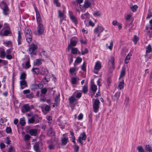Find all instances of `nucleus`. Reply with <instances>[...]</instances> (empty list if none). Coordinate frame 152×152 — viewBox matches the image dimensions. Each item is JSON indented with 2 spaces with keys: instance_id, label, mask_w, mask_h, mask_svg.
I'll return each instance as SVG.
<instances>
[{
  "instance_id": "obj_1",
  "label": "nucleus",
  "mask_w": 152,
  "mask_h": 152,
  "mask_svg": "<svg viewBox=\"0 0 152 152\" xmlns=\"http://www.w3.org/2000/svg\"><path fill=\"white\" fill-rule=\"evenodd\" d=\"M34 9L36 13L37 22L38 25L37 30L38 35H40L43 34L45 29L43 24L41 23L42 18L40 13L37 10V8L36 7H34Z\"/></svg>"
},
{
  "instance_id": "obj_2",
  "label": "nucleus",
  "mask_w": 152,
  "mask_h": 152,
  "mask_svg": "<svg viewBox=\"0 0 152 152\" xmlns=\"http://www.w3.org/2000/svg\"><path fill=\"white\" fill-rule=\"evenodd\" d=\"M24 33L27 42L29 43H30L32 41V38L31 31L28 28H26Z\"/></svg>"
},
{
  "instance_id": "obj_3",
  "label": "nucleus",
  "mask_w": 152,
  "mask_h": 152,
  "mask_svg": "<svg viewBox=\"0 0 152 152\" xmlns=\"http://www.w3.org/2000/svg\"><path fill=\"white\" fill-rule=\"evenodd\" d=\"M77 42V37H72L70 40V44H68L67 50L69 51L71 49V48L75 46Z\"/></svg>"
},
{
  "instance_id": "obj_4",
  "label": "nucleus",
  "mask_w": 152,
  "mask_h": 152,
  "mask_svg": "<svg viewBox=\"0 0 152 152\" xmlns=\"http://www.w3.org/2000/svg\"><path fill=\"white\" fill-rule=\"evenodd\" d=\"M100 103V102L98 99H96L95 100L93 105V110L94 113H96L98 111Z\"/></svg>"
},
{
  "instance_id": "obj_5",
  "label": "nucleus",
  "mask_w": 152,
  "mask_h": 152,
  "mask_svg": "<svg viewBox=\"0 0 152 152\" xmlns=\"http://www.w3.org/2000/svg\"><path fill=\"white\" fill-rule=\"evenodd\" d=\"M40 75H48V70L46 69V67H41L40 69Z\"/></svg>"
},
{
  "instance_id": "obj_6",
  "label": "nucleus",
  "mask_w": 152,
  "mask_h": 152,
  "mask_svg": "<svg viewBox=\"0 0 152 152\" xmlns=\"http://www.w3.org/2000/svg\"><path fill=\"white\" fill-rule=\"evenodd\" d=\"M28 105L29 104H25L23 105L21 109L22 113H24L25 112H28L30 111L31 108L28 106Z\"/></svg>"
},
{
  "instance_id": "obj_7",
  "label": "nucleus",
  "mask_w": 152,
  "mask_h": 152,
  "mask_svg": "<svg viewBox=\"0 0 152 152\" xmlns=\"http://www.w3.org/2000/svg\"><path fill=\"white\" fill-rule=\"evenodd\" d=\"M22 34V33L20 32V31H18L17 41L18 45L22 44V42L23 41L21 35Z\"/></svg>"
},
{
  "instance_id": "obj_8",
  "label": "nucleus",
  "mask_w": 152,
  "mask_h": 152,
  "mask_svg": "<svg viewBox=\"0 0 152 152\" xmlns=\"http://www.w3.org/2000/svg\"><path fill=\"white\" fill-rule=\"evenodd\" d=\"M30 46L31 49V53H29L31 54L33 53V52L38 48V47L37 45H35L33 43H31Z\"/></svg>"
},
{
  "instance_id": "obj_9",
  "label": "nucleus",
  "mask_w": 152,
  "mask_h": 152,
  "mask_svg": "<svg viewBox=\"0 0 152 152\" xmlns=\"http://www.w3.org/2000/svg\"><path fill=\"white\" fill-rule=\"evenodd\" d=\"M20 89H23L25 87H27L26 82L25 80L20 81Z\"/></svg>"
},
{
  "instance_id": "obj_10",
  "label": "nucleus",
  "mask_w": 152,
  "mask_h": 152,
  "mask_svg": "<svg viewBox=\"0 0 152 152\" xmlns=\"http://www.w3.org/2000/svg\"><path fill=\"white\" fill-rule=\"evenodd\" d=\"M33 148L36 152H41L39 145V142H36L34 145Z\"/></svg>"
},
{
  "instance_id": "obj_11",
  "label": "nucleus",
  "mask_w": 152,
  "mask_h": 152,
  "mask_svg": "<svg viewBox=\"0 0 152 152\" xmlns=\"http://www.w3.org/2000/svg\"><path fill=\"white\" fill-rule=\"evenodd\" d=\"M120 95V91H118L116 92L114 95V98H113L114 101L116 100L117 102L118 100Z\"/></svg>"
},
{
  "instance_id": "obj_12",
  "label": "nucleus",
  "mask_w": 152,
  "mask_h": 152,
  "mask_svg": "<svg viewBox=\"0 0 152 152\" xmlns=\"http://www.w3.org/2000/svg\"><path fill=\"white\" fill-rule=\"evenodd\" d=\"M86 136L85 132H83L80 134V136L79 137L78 139H80L83 140H86Z\"/></svg>"
},
{
  "instance_id": "obj_13",
  "label": "nucleus",
  "mask_w": 152,
  "mask_h": 152,
  "mask_svg": "<svg viewBox=\"0 0 152 152\" xmlns=\"http://www.w3.org/2000/svg\"><path fill=\"white\" fill-rule=\"evenodd\" d=\"M37 130L36 129H31L29 130V133L31 136H36L37 135Z\"/></svg>"
},
{
  "instance_id": "obj_14",
  "label": "nucleus",
  "mask_w": 152,
  "mask_h": 152,
  "mask_svg": "<svg viewBox=\"0 0 152 152\" xmlns=\"http://www.w3.org/2000/svg\"><path fill=\"white\" fill-rule=\"evenodd\" d=\"M126 74V71L125 68L124 66H123L122 67V70L121 72V73L120 75L119 79L123 77Z\"/></svg>"
},
{
  "instance_id": "obj_15",
  "label": "nucleus",
  "mask_w": 152,
  "mask_h": 152,
  "mask_svg": "<svg viewBox=\"0 0 152 152\" xmlns=\"http://www.w3.org/2000/svg\"><path fill=\"white\" fill-rule=\"evenodd\" d=\"M101 64L99 61H97L96 63L94 69L98 70L101 69Z\"/></svg>"
},
{
  "instance_id": "obj_16",
  "label": "nucleus",
  "mask_w": 152,
  "mask_h": 152,
  "mask_svg": "<svg viewBox=\"0 0 152 152\" xmlns=\"http://www.w3.org/2000/svg\"><path fill=\"white\" fill-rule=\"evenodd\" d=\"M2 10L4 14L5 15H7V12L9 11V9L7 4L5 5H4V6Z\"/></svg>"
},
{
  "instance_id": "obj_17",
  "label": "nucleus",
  "mask_w": 152,
  "mask_h": 152,
  "mask_svg": "<svg viewBox=\"0 0 152 152\" xmlns=\"http://www.w3.org/2000/svg\"><path fill=\"white\" fill-rule=\"evenodd\" d=\"M145 151L149 152H152V148L149 145H145Z\"/></svg>"
},
{
  "instance_id": "obj_18",
  "label": "nucleus",
  "mask_w": 152,
  "mask_h": 152,
  "mask_svg": "<svg viewBox=\"0 0 152 152\" xmlns=\"http://www.w3.org/2000/svg\"><path fill=\"white\" fill-rule=\"evenodd\" d=\"M97 89V86L95 84H91L90 86V90L92 92H96Z\"/></svg>"
},
{
  "instance_id": "obj_19",
  "label": "nucleus",
  "mask_w": 152,
  "mask_h": 152,
  "mask_svg": "<svg viewBox=\"0 0 152 152\" xmlns=\"http://www.w3.org/2000/svg\"><path fill=\"white\" fill-rule=\"evenodd\" d=\"M31 71L36 75L40 74V70L39 68H33L31 69Z\"/></svg>"
},
{
  "instance_id": "obj_20",
  "label": "nucleus",
  "mask_w": 152,
  "mask_h": 152,
  "mask_svg": "<svg viewBox=\"0 0 152 152\" xmlns=\"http://www.w3.org/2000/svg\"><path fill=\"white\" fill-rule=\"evenodd\" d=\"M69 141V140L67 137H64L62 138L61 139L62 144L64 145H66Z\"/></svg>"
},
{
  "instance_id": "obj_21",
  "label": "nucleus",
  "mask_w": 152,
  "mask_h": 152,
  "mask_svg": "<svg viewBox=\"0 0 152 152\" xmlns=\"http://www.w3.org/2000/svg\"><path fill=\"white\" fill-rule=\"evenodd\" d=\"M60 94L59 93V94L56 96L55 99V102L56 103V106H58V103L60 101Z\"/></svg>"
},
{
  "instance_id": "obj_22",
  "label": "nucleus",
  "mask_w": 152,
  "mask_h": 152,
  "mask_svg": "<svg viewBox=\"0 0 152 152\" xmlns=\"http://www.w3.org/2000/svg\"><path fill=\"white\" fill-rule=\"evenodd\" d=\"M12 34V32L11 30H6L4 31V33L2 35L3 36H8L9 34Z\"/></svg>"
},
{
  "instance_id": "obj_23",
  "label": "nucleus",
  "mask_w": 152,
  "mask_h": 152,
  "mask_svg": "<svg viewBox=\"0 0 152 152\" xmlns=\"http://www.w3.org/2000/svg\"><path fill=\"white\" fill-rule=\"evenodd\" d=\"M124 79H122L121 82H120L118 86V88L120 90H121L122 88H124Z\"/></svg>"
},
{
  "instance_id": "obj_24",
  "label": "nucleus",
  "mask_w": 152,
  "mask_h": 152,
  "mask_svg": "<svg viewBox=\"0 0 152 152\" xmlns=\"http://www.w3.org/2000/svg\"><path fill=\"white\" fill-rule=\"evenodd\" d=\"M70 18L72 20V21L75 24L77 23V18L74 16H71L70 17Z\"/></svg>"
},
{
  "instance_id": "obj_25",
  "label": "nucleus",
  "mask_w": 152,
  "mask_h": 152,
  "mask_svg": "<svg viewBox=\"0 0 152 152\" xmlns=\"http://www.w3.org/2000/svg\"><path fill=\"white\" fill-rule=\"evenodd\" d=\"M26 78V74L23 72L20 75V79L22 80H25Z\"/></svg>"
},
{
  "instance_id": "obj_26",
  "label": "nucleus",
  "mask_w": 152,
  "mask_h": 152,
  "mask_svg": "<svg viewBox=\"0 0 152 152\" xmlns=\"http://www.w3.org/2000/svg\"><path fill=\"white\" fill-rule=\"evenodd\" d=\"M69 103L72 104L76 100L75 97L73 96H71L69 99Z\"/></svg>"
},
{
  "instance_id": "obj_27",
  "label": "nucleus",
  "mask_w": 152,
  "mask_h": 152,
  "mask_svg": "<svg viewBox=\"0 0 152 152\" xmlns=\"http://www.w3.org/2000/svg\"><path fill=\"white\" fill-rule=\"evenodd\" d=\"M31 66L30 64V59L27 58V61L25 63V68L26 69H28Z\"/></svg>"
},
{
  "instance_id": "obj_28",
  "label": "nucleus",
  "mask_w": 152,
  "mask_h": 152,
  "mask_svg": "<svg viewBox=\"0 0 152 152\" xmlns=\"http://www.w3.org/2000/svg\"><path fill=\"white\" fill-rule=\"evenodd\" d=\"M24 119V118H20V120L19 123L22 126H24L26 124L25 121Z\"/></svg>"
},
{
  "instance_id": "obj_29",
  "label": "nucleus",
  "mask_w": 152,
  "mask_h": 152,
  "mask_svg": "<svg viewBox=\"0 0 152 152\" xmlns=\"http://www.w3.org/2000/svg\"><path fill=\"white\" fill-rule=\"evenodd\" d=\"M139 39V37L136 35H134L132 39L135 44H136Z\"/></svg>"
},
{
  "instance_id": "obj_30",
  "label": "nucleus",
  "mask_w": 152,
  "mask_h": 152,
  "mask_svg": "<svg viewBox=\"0 0 152 152\" xmlns=\"http://www.w3.org/2000/svg\"><path fill=\"white\" fill-rule=\"evenodd\" d=\"M0 57L2 58H5V52L4 51V49H3L2 50H1V51H0Z\"/></svg>"
},
{
  "instance_id": "obj_31",
  "label": "nucleus",
  "mask_w": 152,
  "mask_h": 152,
  "mask_svg": "<svg viewBox=\"0 0 152 152\" xmlns=\"http://www.w3.org/2000/svg\"><path fill=\"white\" fill-rule=\"evenodd\" d=\"M88 91V86H87L84 85L82 89V91L83 93L85 94H86Z\"/></svg>"
},
{
  "instance_id": "obj_32",
  "label": "nucleus",
  "mask_w": 152,
  "mask_h": 152,
  "mask_svg": "<svg viewBox=\"0 0 152 152\" xmlns=\"http://www.w3.org/2000/svg\"><path fill=\"white\" fill-rule=\"evenodd\" d=\"M91 4V3L89 1L85 0L84 7L85 8H87L89 7Z\"/></svg>"
},
{
  "instance_id": "obj_33",
  "label": "nucleus",
  "mask_w": 152,
  "mask_h": 152,
  "mask_svg": "<svg viewBox=\"0 0 152 152\" xmlns=\"http://www.w3.org/2000/svg\"><path fill=\"white\" fill-rule=\"evenodd\" d=\"M71 53L74 54H75L77 53V51L78 50L77 48H71Z\"/></svg>"
},
{
  "instance_id": "obj_34",
  "label": "nucleus",
  "mask_w": 152,
  "mask_h": 152,
  "mask_svg": "<svg viewBox=\"0 0 152 152\" xmlns=\"http://www.w3.org/2000/svg\"><path fill=\"white\" fill-rule=\"evenodd\" d=\"M138 152H145V150L143 148V147L141 145L138 146L137 148Z\"/></svg>"
},
{
  "instance_id": "obj_35",
  "label": "nucleus",
  "mask_w": 152,
  "mask_h": 152,
  "mask_svg": "<svg viewBox=\"0 0 152 152\" xmlns=\"http://www.w3.org/2000/svg\"><path fill=\"white\" fill-rule=\"evenodd\" d=\"M30 88L31 90L33 91H34L36 89H37L36 83H34L31 85L30 86Z\"/></svg>"
},
{
  "instance_id": "obj_36",
  "label": "nucleus",
  "mask_w": 152,
  "mask_h": 152,
  "mask_svg": "<svg viewBox=\"0 0 152 152\" xmlns=\"http://www.w3.org/2000/svg\"><path fill=\"white\" fill-rule=\"evenodd\" d=\"M152 48L150 45L149 44L146 48V53H150L152 51Z\"/></svg>"
},
{
  "instance_id": "obj_37",
  "label": "nucleus",
  "mask_w": 152,
  "mask_h": 152,
  "mask_svg": "<svg viewBox=\"0 0 152 152\" xmlns=\"http://www.w3.org/2000/svg\"><path fill=\"white\" fill-rule=\"evenodd\" d=\"M37 116V117H38V115H35V116H33L30 119L28 120V122L29 123L32 124L35 121V119L34 118V117Z\"/></svg>"
},
{
  "instance_id": "obj_38",
  "label": "nucleus",
  "mask_w": 152,
  "mask_h": 152,
  "mask_svg": "<svg viewBox=\"0 0 152 152\" xmlns=\"http://www.w3.org/2000/svg\"><path fill=\"white\" fill-rule=\"evenodd\" d=\"M138 8V6L137 5H134V6L131 7V10L133 12H135Z\"/></svg>"
},
{
  "instance_id": "obj_39",
  "label": "nucleus",
  "mask_w": 152,
  "mask_h": 152,
  "mask_svg": "<svg viewBox=\"0 0 152 152\" xmlns=\"http://www.w3.org/2000/svg\"><path fill=\"white\" fill-rule=\"evenodd\" d=\"M73 148L74 149V151L75 152H78L79 147L78 145L76 144L74 145L73 146Z\"/></svg>"
},
{
  "instance_id": "obj_40",
  "label": "nucleus",
  "mask_w": 152,
  "mask_h": 152,
  "mask_svg": "<svg viewBox=\"0 0 152 152\" xmlns=\"http://www.w3.org/2000/svg\"><path fill=\"white\" fill-rule=\"evenodd\" d=\"M47 76L46 75L45 77L42 79V81H43V83L45 84H46L50 80V78H46Z\"/></svg>"
},
{
  "instance_id": "obj_41",
  "label": "nucleus",
  "mask_w": 152,
  "mask_h": 152,
  "mask_svg": "<svg viewBox=\"0 0 152 152\" xmlns=\"http://www.w3.org/2000/svg\"><path fill=\"white\" fill-rule=\"evenodd\" d=\"M82 58H81L77 57L75 61V63L76 64L80 63L82 62Z\"/></svg>"
},
{
  "instance_id": "obj_42",
  "label": "nucleus",
  "mask_w": 152,
  "mask_h": 152,
  "mask_svg": "<svg viewBox=\"0 0 152 152\" xmlns=\"http://www.w3.org/2000/svg\"><path fill=\"white\" fill-rule=\"evenodd\" d=\"M77 79L76 77H73L71 79V83L72 84H77Z\"/></svg>"
},
{
  "instance_id": "obj_43",
  "label": "nucleus",
  "mask_w": 152,
  "mask_h": 152,
  "mask_svg": "<svg viewBox=\"0 0 152 152\" xmlns=\"http://www.w3.org/2000/svg\"><path fill=\"white\" fill-rule=\"evenodd\" d=\"M41 94H45L47 92V89L46 88H41Z\"/></svg>"
},
{
  "instance_id": "obj_44",
  "label": "nucleus",
  "mask_w": 152,
  "mask_h": 152,
  "mask_svg": "<svg viewBox=\"0 0 152 152\" xmlns=\"http://www.w3.org/2000/svg\"><path fill=\"white\" fill-rule=\"evenodd\" d=\"M6 143L7 145L12 144V143H10V142H11V141L10 140V138L9 136H7L6 137Z\"/></svg>"
},
{
  "instance_id": "obj_45",
  "label": "nucleus",
  "mask_w": 152,
  "mask_h": 152,
  "mask_svg": "<svg viewBox=\"0 0 152 152\" xmlns=\"http://www.w3.org/2000/svg\"><path fill=\"white\" fill-rule=\"evenodd\" d=\"M81 69L84 72L86 71V65L85 62H84L83 63L82 66L81 68Z\"/></svg>"
},
{
  "instance_id": "obj_46",
  "label": "nucleus",
  "mask_w": 152,
  "mask_h": 152,
  "mask_svg": "<svg viewBox=\"0 0 152 152\" xmlns=\"http://www.w3.org/2000/svg\"><path fill=\"white\" fill-rule=\"evenodd\" d=\"M53 3L56 4L57 7H59L61 6V4L58 2V0H54Z\"/></svg>"
},
{
  "instance_id": "obj_47",
  "label": "nucleus",
  "mask_w": 152,
  "mask_h": 152,
  "mask_svg": "<svg viewBox=\"0 0 152 152\" xmlns=\"http://www.w3.org/2000/svg\"><path fill=\"white\" fill-rule=\"evenodd\" d=\"M12 91L13 94H14V75H13V76H12ZM13 95L14 96V94H13Z\"/></svg>"
},
{
  "instance_id": "obj_48",
  "label": "nucleus",
  "mask_w": 152,
  "mask_h": 152,
  "mask_svg": "<svg viewBox=\"0 0 152 152\" xmlns=\"http://www.w3.org/2000/svg\"><path fill=\"white\" fill-rule=\"evenodd\" d=\"M147 53H146L145 54V57L149 59H151L152 58V53L148 54H147Z\"/></svg>"
},
{
  "instance_id": "obj_49",
  "label": "nucleus",
  "mask_w": 152,
  "mask_h": 152,
  "mask_svg": "<svg viewBox=\"0 0 152 152\" xmlns=\"http://www.w3.org/2000/svg\"><path fill=\"white\" fill-rule=\"evenodd\" d=\"M35 60L36 62L35 63L36 64H35V65L39 66L42 64V62L39 59H36Z\"/></svg>"
},
{
  "instance_id": "obj_50",
  "label": "nucleus",
  "mask_w": 152,
  "mask_h": 152,
  "mask_svg": "<svg viewBox=\"0 0 152 152\" xmlns=\"http://www.w3.org/2000/svg\"><path fill=\"white\" fill-rule=\"evenodd\" d=\"M26 97L29 99H32V98H34L33 94L32 93H30L29 94H26Z\"/></svg>"
},
{
  "instance_id": "obj_51",
  "label": "nucleus",
  "mask_w": 152,
  "mask_h": 152,
  "mask_svg": "<svg viewBox=\"0 0 152 152\" xmlns=\"http://www.w3.org/2000/svg\"><path fill=\"white\" fill-rule=\"evenodd\" d=\"M36 85L37 89L42 88H43L44 86L43 85L42 83L39 84H36Z\"/></svg>"
},
{
  "instance_id": "obj_52",
  "label": "nucleus",
  "mask_w": 152,
  "mask_h": 152,
  "mask_svg": "<svg viewBox=\"0 0 152 152\" xmlns=\"http://www.w3.org/2000/svg\"><path fill=\"white\" fill-rule=\"evenodd\" d=\"M6 132L8 133H10L12 132V129L10 127H7L6 129Z\"/></svg>"
},
{
  "instance_id": "obj_53",
  "label": "nucleus",
  "mask_w": 152,
  "mask_h": 152,
  "mask_svg": "<svg viewBox=\"0 0 152 152\" xmlns=\"http://www.w3.org/2000/svg\"><path fill=\"white\" fill-rule=\"evenodd\" d=\"M81 55H84L86 54L88 52V50L87 48H85V50L84 51H83L81 50Z\"/></svg>"
},
{
  "instance_id": "obj_54",
  "label": "nucleus",
  "mask_w": 152,
  "mask_h": 152,
  "mask_svg": "<svg viewBox=\"0 0 152 152\" xmlns=\"http://www.w3.org/2000/svg\"><path fill=\"white\" fill-rule=\"evenodd\" d=\"M93 15L94 16H97L98 17H99L101 15V13L99 11H97L94 12Z\"/></svg>"
},
{
  "instance_id": "obj_55",
  "label": "nucleus",
  "mask_w": 152,
  "mask_h": 152,
  "mask_svg": "<svg viewBox=\"0 0 152 152\" xmlns=\"http://www.w3.org/2000/svg\"><path fill=\"white\" fill-rule=\"evenodd\" d=\"M50 106L47 105L45 107V110L46 112H48L50 110Z\"/></svg>"
},
{
  "instance_id": "obj_56",
  "label": "nucleus",
  "mask_w": 152,
  "mask_h": 152,
  "mask_svg": "<svg viewBox=\"0 0 152 152\" xmlns=\"http://www.w3.org/2000/svg\"><path fill=\"white\" fill-rule=\"evenodd\" d=\"M76 71V69L74 67H71L69 69V72L72 74Z\"/></svg>"
},
{
  "instance_id": "obj_57",
  "label": "nucleus",
  "mask_w": 152,
  "mask_h": 152,
  "mask_svg": "<svg viewBox=\"0 0 152 152\" xmlns=\"http://www.w3.org/2000/svg\"><path fill=\"white\" fill-rule=\"evenodd\" d=\"M68 60H69V65H70L71 63L73 62V59L72 55L71 56V57L68 58Z\"/></svg>"
},
{
  "instance_id": "obj_58",
  "label": "nucleus",
  "mask_w": 152,
  "mask_h": 152,
  "mask_svg": "<svg viewBox=\"0 0 152 152\" xmlns=\"http://www.w3.org/2000/svg\"><path fill=\"white\" fill-rule=\"evenodd\" d=\"M31 137V136L29 134H26L25 136L24 139L25 140L28 141L30 139Z\"/></svg>"
},
{
  "instance_id": "obj_59",
  "label": "nucleus",
  "mask_w": 152,
  "mask_h": 152,
  "mask_svg": "<svg viewBox=\"0 0 152 152\" xmlns=\"http://www.w3.org/2000/svg\"><path fill=\"white\" fill-rule=\"evenodd\" d=\"M48 133H49L50 134V135L51 136H54L55 135V133L53 131L52 129H51L50 130H49Z\"/></svg>"
},
{
  "instance_id": "obj_60",
  "label": "nucleus",
  "mask_w": 152,
  "mask_h": 152,
  "mask_svg": "<svg viewBox=\"0 0 152 152\" xmlns=\"http://www.w3.org/2000/svg\"><path fill=\"white\" fill-rule=\"evenodd\" d=\"M55 147V146L52 144H50L48 146V148L50 150L54 149Z\"/></svg>"
},
{
  "instance_id": "obj_61",
  "label": "nucleus",
  "mask_w": 152,
  "mask_h": 152,
  "mask_svg": "<svg viewBox=\"0 0 152 152\" xmlns=\"http://www.w3.org/2000/svg\"><path fill=\"white\" fill-rule=\"evenodd\" d=\"M58 16L60 18H61L64 16V13L61 12L60 10H58Z\"/></svg>"
},
{
  "instance_id": "obj_62",
  "label": "nucleus",
  "mask_w": 152,
  "mask_h": 152,
  "mask_svg": "<svg viewBox=\"0 0 152 152\" xmlns=\"http://www.w3.org/2000/svg\"><path fill=\"white\" fill-rule=\"evenodd\" d=\"M6 57L7 59L8 60H11L12 58V56L9 54L7 55Z\"/></svg>"
},
{
  "instance_id": "obj_63",
  "label": "nucleus",
  "mask_w": 152,
  "mask_h": 152,
  "mask_svg": "<svg viewBox=\"0 0 152 152\" xmlns=\"http://www.w3.org/2000/svg\"><path fill=\"white\" fill-rule=\"evenodd\" d=\"M107 80L108 86H109L110 85V83L111 81V77H109L107 78Z\"/></svg>"
},
{
  "instance_id": "obj_64",
  "label": "nucleus",
  "mask_w": 152,
  "mask_h": 152,
  "mask_svg": "<svg viewBox=\"0 0 152 152\" xmlns=\"http://www.w3.org/2000/svg\"><path fill=\"white\" fill-rule=\"evenodd\" d=\"M5 145L3 142H1L0 143V148L1 149L5 148Z\"/></svg>"
}]
</instances>
